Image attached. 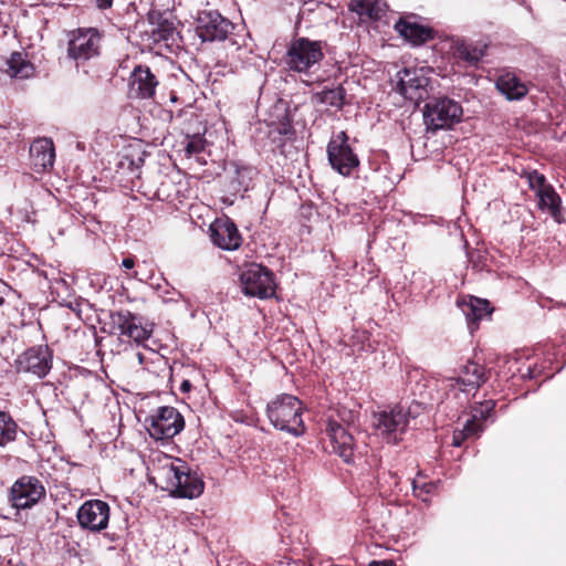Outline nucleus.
Wrapping results in <instances>:
<instances>
[{
	"label": "nucleus",
	"mask_w": 566,
	"mask_h": 566,
	"mask_svg": "<svg viewBox=\"0 0 566 566\" xmlns=\"http://www.w3.org/2000/svg\"><path fill=\"white\" fill-rule=\"evenodd\" d=\"M495 87L509 101H520L525 97L528 92L526 85L511 73L499 76Z\"/></svg>",
	"instance_id": "25"
},
{
	"label": "nucleus",
	"mask_w": 566,
	"mask_h": 566,
	"mask_svg": "<svg viewBox=\"0 0 566 566\" xmlns=\"http://www.w3.org/2000/svg\"><path fill=\"white\" fill-rule=\"evenodd\" d=\"M489 44L483 41H458L455 55L471 66H476L486 54Z\"/></svg>",
	"instance_id": "23"
},
{
	"label": "nucleus",
	"mask_w": 566,
	"mask_h": 566,
	"mask_svg": "<svg viewBox=\"0 0 566 566\" xmlns=\"http://www.w3.org/2000/svg\"><path fill=\"white\" fill-rule=\"evenodd\" d=\"M109 317L111 334L119 335L128 342L142 345L148 340L153 334V324L146 322L143 316L128 310L112 312Z\"/></svg>",
	"instance_id": "5"
},
{
	"label": "nucleus",
	"mask_w": 566,
	"mask_h": 566,
	"mask_svg": "<svg viewBox=\"0 0 566 566\" xmlns=\"http://www.w3.org/2000/svg\"><path fill=\"white\" fill-rule=\"evenodd\" d=\"M485 410H475V413L465 420L462 432L467 433L469 438L478 436L482 430L481 419H485L490 412L494 409L495 403L492 400L486 401L484 405Z\"/></svg>",
	"instance_id": "31"
},
{
	"label": "nucleus",
	"mask_w": 566,
	"mask_h": 566,
	"mask_svg": "<svg viewBox=\"0 0 566 566\" xmlns=\"http://www.w3.org/2000/svg\"><path fill=\"white\" fill-rule=\"evenodd\" d=\"M233 29V23L216 10L200 11L196 19V34L202 42L224 41Z\"/></svg>",
	"instance_id": "12"
},
{
	"label": "nucleus",
	"mask_w": 566,
	"mask_h": 566,
	"mask_svg": "<svg viewBox=\"0 0 566 566\" xmlns=\"http://www.w3.org/2000/svg\"><path fill=\"white\" fill-rule=\"evenodd\" d=\"M206 139L200 134L187 135L181 142L184 151L187 158H191L195 155L200 154L205 150Z\"/></svg>",
	"instance_id": "32"
},
{
	"label": "nucleus",
	"mask_w": 566,
	"mask_h": 566,
	"mask_svg": "<svg viewBox=\"0 0 566 566\" xmlns=\"http://www.w3.org/2000/svg\"><path fill=\"white\" fill-rule=\"evenodd\" d=\"M453 380L457 385L478 389L488 380V376L484 366L474 361H468L461 368L460 375Z\"/></svg>",
	"instance_id": "24"
},
{
	"label": "nucleus",
	"mask_w": 566,
	"mask_h": 566,
	"mask_svg": "<svg viewBox=\"0 0 566 566\" xmlns=\"http://www.w3.org/2000/svg\"><path fill=\"white\" fill-rule=\"evenodd\" d=\"M143 164H144V159L142 157H139L138 160H137V166H140Z\"/></svg>",
	"instance_id": "43"
},
{
	"label": "nucleus",
	"mask_w": 566,
	"mask_h": 566,
	"mask_svg": "<svg viewBox=\"0 0 566 566\" xmlns=\"http://www.w3.org/2000/svg\"><path fill=\"white\" fill-rule=\"evenodd\" d=\"M7 65L8 74L14 78L27 80L35 73V66L28 60L27 54L22 52L15 51L11 53Z\"/></svg>",
	"instance_id": "26"
},
{
	"label": "nucleus",
	"mask_w": 566,
	"mask_h": 566,
	"mask_svg": "<svg viewBox=\"0 0 566 566\" xmlns=\"http://www.w3.org/2000/svg\"><path fill=\"white\" fill-rule=\"evenodd\" d=\"M392 82L395 83L392 88L396 93L416 104L429 96L430 78L423 67H403L396 73Z\"/></svg>",
	"instance_id": "8"
},
{
	"label": "nucleus",
	"mask_w": 566,
	"mask_h": 566,
	"mask_svg": "<svg viewBox=\"0 0 566 566\" xmlns=\"http://www.w3.org/2000/svg\"><path fill=\"white\" fill-rule=\"evenodd\" d=\"M106 536H107L112 542H115V541H117V538H118L115 534H112V535H111V534H106Z\"/></svg>",
	"instance_id": "42"
},
{
	"label": "nucleus",
	"mask_w": 566,
	"mask_h": 566,
	"mask_svg": "<svg viewBox=\"0 0 566 566\" xmlns=\"http://www.w3.org/2000/svg\"><path fill=\"white\" fill-rule=\"evenodd\" d=\"M458 305L465 316L471 333L479 328L480 321L490 316L493 312L488 300L475 296H470L468 301L459 302Z\"/></svg>",
	"instance_id": "21"
},
{
	"label": "nucleus",
	"mask_w": 566,
	"mask_h": 566,
	"mask_svg": "<svg viewBox=\"0 0 566 566\" xmlns=\"http://www.w3.org/2000/svg\"><path fill=\"white\" fill-rule=\"evenodd\" d=\"M349 136L342 130L334 135L327 144L326 153L331 167L344 177H349L359 168L358 155L349 145Z\"/></svg>",
	"instance_id": "9"
},
{
	"label": "nucleus",
	"mask_w": 566,
	"mask_h": 566,
	"mask_svg": "<svg viewBox=\"0 0 566 566\" xmlns=\"http://www.w3.org/2000/svg\"><path fill=\"white\" fill-rule=\"evenodd\" d=\"M14 365L18 373L44 378L52 368V353L48 346H33L20 354Z\"/></svg>",
	"instance_id": "15"
},
{
	"label": "nucleus",
	"mask_w": 566,
	"mask_h": 566,
	"mask_svg": "<svg viewBox=\"0 0 566 566\" xmlns=\"http://www.w3.org/2000/svg\"><path fill=\"white\" fill-rule=\"evenodd\" d=\"M122 266L126 270H130L135 266V259L133 256L125 258L122 261Z\"/></svg>",
	"instance_id": "39"
},
{
	"label": "nucleus",
	"mask_w": 566,
	"mask_h": 566,
	"mask_svg": "<svg viewBox=\"0 0 566 566\" xmlns=\"http://www.w3.org/2000/svg\"><path fill=\"white\" fill-rule=\"evenodd\" d=\"M234 170L227 182V191L232 196L243 195L253 188V179L256 175V170L247 165L238 163L232 164Z\"/></svg>",
	"instance_id": "22"
},
{
	"label": "nucleus",
	"mask_w": 566,
	"mask_h": 566,
	"mask_svg": "<svg viewBox=\"0 0 566 566\" xmlns=\"http://www.w3.org/2000/svg\"><path fill=\"white\" fill-rule=\"evenodd\" d=\"M30 166L38 172L49 171L54 164L55 149L51 138L39 137L32 142L29 149Z\"/></svg>",
	"instance_id": "20"
},
{
	"label": "nucleus",
	"mask_w": 566,
	"mask_h": 566,
	"mask_svg": "<svg viewBox=\"0 0 566 566\" xmlns=\"http://www.w3.org/2000/svg\"><path fill=\"white\" fill-rule=\"evenodd\" d=\"M280 135H294V128L291 124L283 125L282 129H279Z\"/></svg>",
	"instance_id": "40"
},
{
	"label": "nucleus",
	"mask_w": 566,
	"mask_h": 566,
	"mask_svg": "<svg viewBox=\"0 0 566 566\" xmlns=\"http://www.w3.org/2000/svg\"><path fill=\"white\" fill-rule=\"evenodd\" d=\"M418 412L412 407L396 406L390 410H384L374 415L376 430L387 440H398V436L406 432L409 420L417 417Z\"/></svg>",
	"instance_id": "11"
},
{
	"label": "nucleus",
	"mask_w": 566,
	"mask_h": 566,
	"mask_svg": "<svg viewBox=\"0 0 566 566\" xmlns=\"http://www.w3.org/2000/svg\"><path fill=\"white\" fill-rule=\"evenodd\" d=\"M369 566H396V565L390 559H384V560H371L369 563Z\"/></svg>",
	"instance_id": "38"
},
{
	"label": "nucleus",
	"mask_w": 566,
	"mask_h": 566,
	"mask_svg": "<svg viewBox=\"0 0 566 566\" xmlns=\"http://www.w3.org/2000/svg\"><path fill=\"white\" fill-rule=\"evenodd\" d=\"M146 429L155 440H169L185 428L182 415L171 406L158 407L145 419Z\"/></svg>",
	"instance_id": "7"
},
{
	"label": "nucleus",
	"mask_w": 566,
	"mask_h": 566,
	"mask_svg": "<svg viewBox=\"0 0 566 566\" xmlns=\"http://www.w3.org/2000/svg\"><path fill=\"white\" fill-rule=\"evenodd\" d=\"M526 178H527L531 189H533L536 192V195L542 189H546V187L551 186L546 182L545 176L543 174L538 172L537 170L527 171Z\"/></svg>",
	"instance_id": "35"
},
{
	"label": "nucleus",
	"mask_w": 566,
	"mask_h": 566,
	"mask_svg": "<svg viewBox=\"0 0 566 566\" xmlns=\"http://www.w3.org/2000/svg\"><path fill=\"white\" fill-rule=\"evenodd\" d=\"M437 484L434 482H424L422 484H418L416 480L412 481V492L413 495L420 499L422 502H428V495L432 494L436 490Z\"/></svg>",
	"instance_id": "34"
},
{
	"label": "nucleus",
	"mask_w": 566,
	"mask_h": 566,
	"mask_svg": "<svg viewBox=\"0 0 566 566\" xmlns=\"http://www.w3.org/2000/svg\"><path fill=\"white\" fill-rule=\"evenodd\" d=\"M45 497V488L40 479L22 475L10 488L9 501L17 510L33 507Z\"/></svg>",
	"instance_id": "13"
},
{
	"label": "nucleus",
	"mask_w": 566,
	"mask_h": 566,
	"mask_svg": "<svg viewBox=\"0 0 566 566\" xmlns=\"http://www.w3.org/2000/svg\"><path fill=\"white\" fill-rule=\"evenodd\" d=\"M211 242L226 251H234L242 243L241 234L235 223L228 217L218 218L210 224Z\"/></svg>",
	"instance_id": "17"
},
{
	"label": "nucleus",
	"mask_w": 566,
	"mask_h": 566,
	"mask_svg": "<svg viewBox=\"0 0 566 566\" xmlns=\"http://www.w3.org/2000/svg\"><path fill=\"white\" fill-rule=\"evenodd\" d=\"M102 33L96 28H78L69 33L67 57L76 66L94 59L101 53Z\"/></svg>",
	"instance_id": "6"
},
{
	"label": "nucleus",
	"mask_w": 566,
	"mask_h": 566,
	"mask_svg": "<svg viewBox=\"0 0 566 566\" xmlns=\"http://www.w3.org/2000/svg\"><path fill=\"white\" fill-rule=\"evenodd\" d=\"M2 302H3V298H2V297H0V304H1Z\"/></svg>",
	"instance_id": "45"
},
{
	"label": "nucleus",
	"mask_w": 566,
	"mask_h": 566,
	"mask_svg": "<svg viewBox=\"0 0 566 566\" xmlns=\"http://www.w3.org/2000/svg\"><path fill=\"white\" fill-rule=\"evenodd\" d=\"M266 416L271 424L285 431L293 437H301L306 432V427L302 419L303 403L290 394H281L266 405Z\"/></svg>",
	"instance_id": "1"
},
{
	"label": "nucleus",
	"mask_w": 566,
	"mask_h": 566,
	"mask_svg": "<svg viewBox=\"0 0 566 566\" xmlns=\"http://www.w3.org/2000/svg\"><path fill=\"white\" fill-rule=\"evenodd\" d=\"M159 81L147 65H136L129 76V96L138 99L155 97Z\"/></svg>",
	"instance_id": "18"
},
{
	"label": "nucleus",
	"mask_w": 566,
	"mask_h": 566,
	"mask_svg": "<svg viewBox=\"0 0 566 566\" xmlns=\"http://www.w3.org/2000/svg\"><path fill=\"white\" fill-rule=\"evenodd\" d=\"M240 283L247 296L264 300L275 294L274 273L262 264L252 263L243 270L240 274Z\"/></svg>",
	"instance_id": "10"
},
{
	"label": "nucleus",
	"mask_w": 566,
	"mask_h": 566,
	"mask_svg": "<svg viewBox=\"0 0 566 566\" xmlns=\"http://www.w3.org/2000/svg\"><path fill=\"white\" fill-rule=\"evenodd\" d=\"M313 97L317 103L334 107L336 111H342L345 106L346 90L340 84L332 88L325 87L316 92Z\"/></svg>",
	"instance_id": "29"
},
{
	"label": "nucleus",
	"mask_w": 566,
	"mask_h": 566,
	"mask_svg": "<svg viewBox=\"0 0 566 566\" xmlns=\"http://www.w3.org/2000/svg\"><path fill=\"white\" fill-rule=\"evenodd\" d=\"M348 9L358 14L361 21H379L386 11L378 0H352Z\"/></svg>",
	"instance_id": "27"
},
{
	"label": "nucleus",
	"mask_w": 566,
	"mask_h": 566,
	"mask_svg": "<svg viewBox=\"0 0 566 566\" xmlns=\"http://www.w3.org/2000/svg\"><path fill=\"white\" fill-rule=\"evenodd\" d=\"M171 101L172 102H176L177 101V97L175 95L171 96Z\"/></svg>",
	"instance_id": "44"
},
{
	"label": "nucleus",
	"mask_w": 566,
	"mask_h": 566,
	"mask_svg": "<svg viewBox=\"0 0 566 566\" xmlns=\"http://www.w3.org/2000/svg\"><path fill=\"white\" fill-rule=\"evenodd\" d=\"M192 388L191 382L188 379H185L180 385V390L182 392H189Z\"/></svg>",
	"instance_id": "41"
},
{
	"label": "nucleus",
	"mask_w": 566,
	"mask_h": 566,
	"mask_svg": "<svg viewBox=\"0 0 566 566\" xmlns=\"http://www.w3.org/2000/svg\"><path fill=\"white\" fill-rule=\"evenodd\" d=\"M468 438L467 433L462 432V429H457L453 431L452 446L461 447L463 441Z\"/></svg>",
	"instance_id": "36"
},
{
	"label": "nucleus",
	"mask_w": 566,
	"mask_h": 566,
	"mask_svg": "<svg viewBox=\"0 0 566 566\" xmlns=\"http://www.w3.org/2000/svg\"><path fill=\"white\" fill-rule=\"evenodd\" d=\"M331 452L337 454L347 464L354 462L355 440L353 434L336 420L329 419L326 426Z\"/></svg>",
	"instance_id": "16"
},
{
	"label": "nucleus",
	"mask_w": 566,
	"mask_h": 566,
	"mask_svg": "<svg viewBox=\"0 0 566 566\" xmlns=\"http://www.w3.org/2000/svg\"><path fill=\"white\" fill-rule=\"evenodd\" d=\"M462 115L460 103L447 96L432 97L423 107L424 123L432 132L451 128L461 122Z\"/></svg>",
	"instance_id": "4"
},
{
	"label": "nucleus",
	"mask_w": 566,
	"mask_h": 566,
	"mask_svg": "<svg viewBox=\"0 0 566 566\" xmlns=\"http://www.w3.org/2000/svg\"><path fill=\"white\" fill-rule=\"evenodd\" d=\"M323 42L306 36H294L286 45L283 63L287 71L311 75L324 60Z\"/></svg>",
	"instance_id": "2"
},
{
	"label": "nucleus",
	"mask_w": 566,
	"mask_h": 566,
	"mask_svg": "<svg viewBox=\"0 0 566 566\" xmlns=\"http://www.w3.org/2000/svg\"><path fill=\"white\" fill-rule=\"evenodd\" d=\"M98 10L111 9L114 0H91Z\"/></svg>",
	"instance_id": "37"
},
{
	"label": "nucleus",
	"mask_w": 566,
	"mask_h": 566,
	"mask_svg": "<svg viewBox=\"0 0 566 566\" xmlns=\"http://www.w3.org/2000/svg\"><path fill=\"white\" fill-rule=\"evenodd\" d=\"M415 18L416 14L399 18L395 23L394 29L403 40L413 46H419L427 43L428 41L433 40L436 31L429 25H423L416 21H411V19Z\"/></svg>",
	"instance_id": "19"
},
{
	"label": "nucleus",
	"mask_w": 566,
	"mask_h": 566,
	"mask_svg": "<svg viewBox=\"0 0 566 566\" xmlns=\"http://www.w3.org/2000/svg\"><path fill=\"white\" fill-rule=\"evenodd\" d=\"M111 507L102 500H87L77 510L76 518L82 530L91 533L104 531L109 522Z\"/></svg>",
	"instance_id": "14"
},
{
	"label": "nucleus",
	"mask_w": 566,
	"mask_h": 566,
	"mask_svg": "<svg viewBox=\"0 0 566 566\" xmlns=\"http://www.w3.org/2000/svg\"><path fill=\"white\" fill-rule=\"evenodd\" d=\"M176 29L172 22L167 19L160 20L157 25L151 30V38L155 43L167 42L174 39Z\"/></svg>",
	"instance_id": "33"
},
{
	"label": "nucleus",
	"mask_w": 566,
	"mask_h": 566,
	"mask_svg": "<svg viewBox=\"0 0 566 566\" xmlns=\"http://www.w3.org/2000/svg\"><path fill=\"white\" fill-rule=\"evenodd\" d=\"M177 464L170 462L160 468L159 475L166 482L163 489L169 491L175 497H199L205 490L201 475L191 470L186 462L179 459H177Z\"/></svg>",
	"instance_id": "3"
},
{
	"label": "nucleus",
	"mask_w": 566,
	"mask_h": 566,
	"mask_svg": "<svg viewBox=\"0 0 566 566\" xmlns=\"http://www.w3.org/2000/svg\"><path fill=\"white\" fill-rule=\"evenodd\" d=\"M538 208L541 210L547 209L551 216L558 222H562V200L553 186L542 189L537 195Z\"/></svg>",
	"instance_id": "28"
},
{
	"label": "nucleus",
	"mask_w": 566,
	"mask_h": 566,
	"mask_svg": "<svg viewBox=\"0 0 566 566\" xmlns=\"http://www.w3.org/2000/svg\"><path fill=\"white\" fill-rule=\"evenodd\" d=\"M25 432L18 426L10 413L0 411V447H6L15 441L18 436Z\"/></svg>",
	"instance_id": "30"
}]
</instances>
